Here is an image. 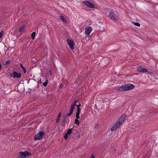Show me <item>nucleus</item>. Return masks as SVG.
Segmentation results:
<instances>
[{"instance_id": "f257e3e1", "label": "nucleus", "mask_w": 158, "mask_h": 158, "mask_svg": "<svg viewBox=\"0 0 158 158\" xmlns=\"http://www.w3.org/2000/svg\"><path fill=\"white\" fill-rule=\"evenodd\" d=\"M126 117V114L122 115L118 119L116 123L114 124L110 130L111 131L115 130L123 123Z\"/></svg>"}, {"instance_id": "f03ea898", "label": "nucleus", "mask_w": 158, "mask_h": 158, "mask_svg": "<svg viewBox=\"0 0 158 158\" xmlns=\"http://www.w3.org/2000/svg\"><path fill=\"white\" fill-rule=\"evenodd\" d=\"M109 17L114 21H118L119 20V14L116 10H112L109 14Z\"/></svg>"}, {"instance_id": "7ed1b4c3", "label": "nucleus", "mask_w": 158, "mask_h": 158, "mask_svg": "<svg viewBox=\"0 0 158 158\" xmlns=\"http://www.w3.org/2000/svg\"><path fill=\"white\" fill-rule=\"evenodd\" d=\"M134 87V85L131 84H127L119 87L117 89V90L119 91H124L133 89Z\"/></svg>"}, {"instance_id": "20e7f679", "label": "nucleus", "mask_w": 158, "mask_h": 158, "mask_svg": "<svg viewBox=\"0 0 158 158\" xmlns=\"http://www.w3.org/2000/svg\"><path fill=\"white\" fill-rule=\"evenodd\" d=\"M31 155V153L27 151L20 152L19 153V158H24L27 156H29Z\"/></svg>"}, {"instance_id": "39448f33", "label": "nucleus", "mask_w": 158, "mask_h": 158, "mask_svg": "<svg viewBox=\"0 0 158 158\" xmlns=\"http://www.w3.org/2000/svg\"><path fill=\"white\" fill-rule=\"evenodd\" d=\"M44 133L41 131H40L36 135L34 136V139L35 140H38L41 139L43 136L44 135Z\"/></svg>"}, {"instance_id": "423d86ee", "label": "nucleus", "mask_w": 158, "mask_h": 158, "mask_svg": "<svg viewBox=\"0 0 158 158\" xmlns=\"http://www.w3.org/2000/svg\"><path fill=\"white\" fill-rule=\"evenodd\" d=\"M11 77H13L14 78H19L21 77V74L20 73H18L15 71H14Z\"/></svg>"}, {"instance_id": "0eeeda50", "label": "nucleus", "mask_w": 158, "mask_h": 158, "mask_svg": "<svg viewBox=\"0 0 158 158\" xmlns=\"http://www.w3.org/2000/svg\"><path fill=\"white\" fill-rule=\"evenodd\" d=\"M83 3L89 8H93L94 7V5L88 1L83 2Z\"/></svg>"}, {"instance_id": "6e6552de", "label": "nucleus", "mask_w": 158, "mask_h": 158, "mask_svg": "<svg viewBox=\"0 0 158 158\" xmlns=\"http://www.w3.org/2000/svg\"><path fill=\"white\" fill-rule=\"evenodd\" d=\"M137 70L138 71L142 73H146L148 72V70L144 68L141 66H139L137 67Z\"/></svg>"}, {"instance_id": "1a4fd4ad", "label": "nucleus", "mask_w": 158, "mask_h": 158, "mask_svg": "<svg viewBox=\"0 0 158 158\" xmlns=\"http://www.w3.org/2000/svg\"><path fill=\"white\" fill-rule=\"evenodd\" d=\"M92 30V28L90 27H88L85 28V33L86 35H89Z\"/></svg>"}, {"instance_id": "9d476101", "label": "nucleus", "mask_w": 158, "mask_h": 158, "mask_svg": "<svg viewBox=\"0 0 158 158\" xmlns=\"http://www.w3.org/2000/svg\"><path fill=\"white\" fill-rule=\"evenodd\" d=\"M67 42L69 44V46L72 49H73L74 48L73 46V42L71 40H67Z\"/></svg>"}, {"instance_id": "9b49d317", "label": "nucleus", "mask_w": 158, "mask_h": 158, "mask_svg": "<svg viewBox=\"0 0 158 158\" xmlns=\"http://www.w3.org/2000/svg\"><path fill=\"white\" fill-rule=\"evenodd\" d=\"M20 67L22 68L23 70V71L24 73H25L26 72V69L23 66V65L22 64H20Z\"/></svg>"}, {"instance_id": "f8f14e48", "label": "nucleus", "mask_w": 158, "mask_h": 158, "mask_svg": "<svg viewBox=\"0 0 158 158\" xmlns=\"http://www.w3.org/2000/svg\"><path fill=\"white\" fill-rule=\"evenodd\" d=\"M61 115V114L60 113H59L58 114V116H57V118L56 120V123H58L59 122L60 119V117Z\"/></svg>"}, {"instance_id": "ddd939ff", "label": "nucleus", "mask_w": 158, "mask_h": 158, "mask_svg": "<svg viewBox=\"0 0 158 158\" xmlns=\"http://www.w3.org/2000/svg\"><path fill=\"white\" fill-rule=\"evenodd\" d=\"M24 30V27H21L20 28L19 31V32L21 33Z\"/></svg>"}, {"instance_id": "4468645a", "label": "nucleus", "mask_w": 158, "mask_h": 158, "mask_svg": "<svg viewBox=\"0 0 158 158\" xmlns=\"http://www.w3.org/2000/svg\"><path fill=\"white\" fill-rule=\"evenodd\" d=\"M60 18L65 23L67 22L66 20L63 16H60Z\"/></svg>"}, {"instance_id": "2eb2a0df", "label": "nucleus", "mask_w": 158, "mask_h": 158, "mask_svg": "<svg viewBox=\"0 0 158 158\" xmlns=\"http://www.w3.org/2000/svg\"><path fill=\"white\" fill-rule=\"evenodd\" d=\"M75 105H75V104H73V103H72V104H71V105L70 110H71V111H73L74 108V106H75Z\"/></svg>"}, {"instance_id": "dca6fc26", "label": "nucleus", "mask_w": 158, "mask_h": 158, "mask_svg": "<svg viewBox=\"0 0 158 158\" xmlns=\"http://www.w3.org/2000/svg\"><path fill=\"white\" fill-rule=\"evenodd\" d=\"M72 128H71V129H69L68 130V131H67V133H67L68 135L70 134L71 133H72Z\"/></svg>"}, {"instance_id": "f3484780", "label": "nucleus", "mask_w": 158, "mask_h": 158, "mask_svg": "<svg viewBox=\"0 0 158 158\" xmlns=\"http://www.w3.org/2000/svg\"><path fill=\"white\" fill-rule=\"evenodd\" d=\"M35 32H33L31 35L32 38L33 40H34L35 38Z\"/></svg>"}, {"instance_id": "a211bd4d", "label": "nucleus", "mask_w": 158, "mask_h": 158, "mask_svg": "<svg viewBox=\"0 0 158 158\" xmlns=\"http://www.w3.org/2000/svg\"><path fill=\"white\" fill-rule=\"evenodd\" d=\"M132 23L134 25H135L136 26H137L138 27H139L140 26V23H138L133 22Z\"/></svg>"}, {"instance_id": "6ab92c4d", "label": "nucleus", "mask_w": 158, "mask_h": 158, "mask_svg": "<svg viewBox=\"0 0 158 158\" xmlns=\"http://www.w3.org/2000/svg\"><path fill=\"white\" fill-rule=\"evenodd\" d=\"M75 124L77 125H78L80 124V122L77 119L75 120Z\"/></svg>"}, {"instance_id": "aec40b11", "label": "nucleus", "mask_w": 158, "mask_h": 158, "mask_svg": "<svg viewBox=\"0 0 158 158\" xmlns=\"http://www.w3.org/2000/svg\"><path fill=\"white\" fill-rule=\"evenodd\" d=\"M10 63V60H7L5 64H4V65L5 66H6L8 64H9Z\"/></svg>"}, {"instance_id": "412c9836", "label": "nucleus", "mask_w": 158, "mask_h": 158, "mask_svg": "<svg viewBox=\"0 0 158 158\" xmlns=\"http://www.w3.org/2000/svg\"><path fill=\"white\" fill-rule=\"evenodd\" d=\"M80 113H76V117L77 119H78L80 118L79 116Z\"/></svg>"}, {"instance_id": "4be33fe9", "label": "nucleus", "mask_w": 158, "mask_h": 158, "mask_svg": "<svg viewBox=\"0 0 158 158\" xmlns=\"http://www.w3.org/2000/svg\"><path fill=\"white\" fill-rule=\"evenodd\" d=\"M47 83H48V81H47V80L45 82H44L43 83V85L44 86V87L46 86L47 85Z\"/></svg>"}, {"instance_id": "5701e85b", "label": "nucleus", "mask_w": 158, "mask_h": 158, "mask_svg": "<svg viewBox=\"0 0 158 158\" xmlns=\"http://www.w3.org/2000/svg\"><path fill=\"white\" fill-rule=\"evenodd\" d=\"M68 135L67 133H66L64 136V139H66L68 137Z\"/></svg>"}, {"instance_id": "b1692460", "label": "nucleus", "mask_w": 158, "mask_h": 158, "mask_svg": "<svg viewBox=\"0 0 158 158\" xmlns=\"http://www.w3.org/2000/svg\"><path fill=\"white\" fill-rule=\"evenodd\" d=\"M80 111H81L80 108L79 107H78L77 108V112L76 113H80Z\"/></svg>"}, {"instance_id": "393cba45", "label": "nucleus", "mask_w": 158, "mask_h": 158, "mask_svg": "<svg viewBox=\"0 0 158 158\" xmlns=\"http://www.w3.org/2000/svg\"><path fill=\"white\" fill-rule=\"evenodd\" d=\"M73 112V111H71V110H70V112L68 114H67V116H69L70 115L72 114Z\"/></svg>"}, {"instance_id": "a878e982", "label": "nucleus", "mask_w": 158, "mask_h": 158, "mask_svg": "<svg viewBox=\"0 0 158 158\" xmlns=\"http://www.w3.org/2000/svg\"><path fill=\"white\" fill-rule=\"evenodd\" d=\"M3 34V32L1 31V32H0V38H1Z\"/></svg>"}, {"instance_id": "bb28decb", "label": "nucleus", "mask_w": 158, "mask_h": 158, "mask_svg": "<svg viewBox=\"0 0 158 158\" xmlns=\"http://www.w3.org/2000/svg\"><path fill=\"white\" fill-rule=\"evenodd\" d=\"M38 82L40 84H41L42 83L41 79L40 78L38 81Z\"/></svg>"}, {"instance_id": "cd10ccee", "label": "nucleus", "mask_w": 158, "mask_h": 158, "mask_svg": "<svg viewBox=\"0 0 158 158\" xmlns=\"http://www.w3.org/2000/svg\"><path fill=\"white\" fill-rule=\"evenodd\" d=\"M98 127H99V125L98 124H96L95 125V126L94 127V128H98Z\"/></svg>"}, {"instance_id": "c85d7f7f", "label": "nucleus", "mask_w": 158, "mask_h": 158, "mask_svg": "<svg viewBox=\"0 0 158 158\" xmlns=\"http://www.w3.org/2000/svg\"><path fill=\"white\" fill-rule=\"evenodd\" d=\"M77 100H74V103H73V104H75V105H76V103H77Z\"/></svg>"}, {"instance_id": "c756f323", "label": "nucleus", "mask_w": 158, "mask_h": 158, "mask_svg": "<svg viewBox=\"0 0 158 158\" xmlns=\"http://www.w3.org/2000/svg\"><path fill=\"white\" fill-rule=\"evenodd\" d=\"M90 158H95V157L93 154H92Z\"/></svg>"}, {"instance_id": "7c9ffc66", "label": "nucleus", "mask_w": 158, "mask_h": 158, "mask_svg": "<svg viewBox=\"0 0 158 158\" xmlns=\"http://www.w3.org/2000/svg\"><path fill=\"white\" fill-rule=\"evenodd\" d=\"M81 106V104L80 103H79L78 105H77V107H79L80 106Z\"/></svg>"}, {"instance_id": "2f4dec72", "label": "nucleus", "mask_w": 158, "mask_h": 158, "mask_svg": "<svg viewBox=\"0 0 158 158\" xmlns=\"http://www.w3.org/2000/svg\"><path fill=\"white\" fill-rule=\"evenodd\" d=\"M149 75H150L152 76L153 73H149Z\"/></svg>"}, {"instance_id": "473e14b6", "label": "nucleus", "mask_w": 158, "mask_h": 158, "mask_svg": "<svg viewBox=\"0 0 158 158\" xmlns=\"http://www.w3.org/2000/svg\"><path fill=\"white\" fill-rule=\"evenodd\" d=\"M63 86V85L61 84L60 85V88H61V87H62Z\"/></svg>"}, {"instance_id": "72a5a7b5", "label": "nucleus", "mask_w": 158, "mask_h": 158, "mask_svg": "<svg viewBox=\"0 0 158 158\" xmlns=\"http://www.w3.org/2000/svg\"><path fill=\"white\" fill-rule=\"evenodd\" d=\"M50 74L51 75L52 74V72H51V70H50Z\"/></svg>"}, {"instance_id": "f704fd0d", "label": "nucleus", "mask_w": 158, "mask_h": 158, "mask_svg": "<svg viewBox=\"0 0 158 158\" xmlns=\"http://www.w3.org/2000/svg\"><path fill=\"white\" fill-rule=\"evenodd\" d=\"M1 64H0V69H1Z\"/></svg>"}]
</instances>
